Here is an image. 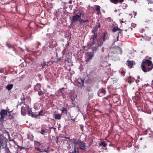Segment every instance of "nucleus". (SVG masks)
<instances>
[{
  "label": "nucleus",
  "instance_id": "1",
  "mask_svg": "<svg viewBox=\"0 0 153 153\" xmlns=\"http://www.w3.org/2000/svg\"><path fill=\"white\" fill-rule=\"evenodd\" d=\"M142 70L146 72L151 70L153 67L152 61L148 59H144L141 64Z\"/></svg>",
  "mask_w": 153,
  "mask_h": 153
},
{
  "label": "nucleus",
  "instance_id": "2",
  "mask_svg": "<svg viewBox=\"0 0 153 153\" xmlns=\"http://www.w3.org/2000/svg\"><path fill=\"white\" fill-rule=\"evenodd\" d=\"M81 12H79L77 14H76L73 16L71 19V25L74 24L76 22L79 21L80 24H82L83 23H85L86 24H88L89 22L88 20H83L81 19Z\"/></svg>",
  "mask_w": 153,
  "mask_h": 153
},
{
  "label": "nucleus",
  "instance_id": "3",
  "mask_svg": "<svg viewBox=\"0 0 153 153\" xmlns=\"http://www.w3.org/2000/svg\"><path fill=\"white\" fill-rule=\"evenodd\" d=\"M78 143V142H74L73 141L71 142V143L70 144L69 142H67L66 144H69V146L67 147L70 153H79V148L77 146Z\"/></svg>",
  "mask_w": 153,
  "mask_h": 153
},
{
  "label": "nucleus",
  "instance_id": "4",
  "mask_svg": "<svg viewBox=\"0 0 153 153\" xmlns=\"http://www.w3.org/2000/svg\"><path fill=\"white\" fill-rule=\"evenodd\" d=\"M107 32H105L103 33V35L102 36L100 37V38L98 39L97 41L98 47L101 46L104 42L105 40L108 39Z\"/></svg>",
  "mask_w": 153,
  "mask_h": 153
},
{
  "label": "nucleus",
  "instance_id": "5",
  "mask_svg": "<svg viewBox=\"0 0 153 153\" xmlns=\"http://www.w3.org/2000/svg\"><path fill=\"white\" fill-rule=\"evenodd\" d=\"M74 142H78L77 143L78 147L79 149V148L82 150H85L86 144L83 141L81 140H79L76 139H74Z\"/></svg>",
  "mask_w": 153,
  "mask_h": 153
},
{
  "label": "nucleus",
  "instance_id": "6",
  "mask_svg": "<svg viewBox=\"0 0 153 153\" xmlns=\"http://www.w3.org/2000/svg\"><path fill=\"white\" fill-rule=\"evenodd\" d=\"M75 82L77 85L79 87L82 88L84 86V79L78 77L75 81Z\"/></svg>",
  "mask_w": 153,
  "mask_h": 153
},
{
  "label": "nucleus",
  "instance_id": "7",
  "mask_svg": "<svg viewBox=\"0 0 153 153\" xmlns=\"http://www.w3.org/2000/svg\"><path fill=\"white\" fill-rule=\"evenodd\" d=\"M137 79H135L133 77H127L126 79V80L129 84L135 81L136 83L137 84L140 81V77H137Z\"/></svg>",
  "mask_w": 153,
  "mask_h": 153
},
{
  "label": "nucleus",
  "instance_id": "8",
  "mask_svg": "<svg viewBox=\"0 0 153 153\" xmlns=\"http://www.w3.org/2000/svg\"><path fill=\"white\" fill-rule=\"evenodd\" d=\"M86 54L85 61L86 62H88L91 61L94 56V53L93 52H88Z\"/></svg>",
  "mask_w": 153,
  "mask_h": 153
},
{
  "label": "nucleus",
  "instance_id": "9",
  "mask_svg": "<svg viewBox=\"0 0 153 153\" xmlns=\"http://www.w3.org/2000/svg\"><path fill=\"white\" fill-rule=\"evenodd\" d=\"M7 111L6 110H2L1 111L0 113L1 117L0 118V121L1 122L4 121V119L6 116L8 115Z\"/></svg>",
  "mask_w": 153,
  "mask_h": 153
},
{
  "label": "nucleus",
  "instance_id": "10",
  "mask_svg": "<svg viewBox=\"0 0 153 153\" xmlns=\"http://www.w3.org/2000/svg\"><path fill=\"white\" fill-rule=\"evenodd\" d=\"M66 64L67 65L69 66L72 65V63L70 58L68 57L67 59H66L65 60V62L62 64V65L63 66H65Z\"/></svg>",
  "mask_w": 153,
  "mask_h": 153
},
{
  "label": "nucleus",
  "instance_id": "11",
  "mask_svg": "<svg viewBox=\"0 0 153 153\" xmlns=\"http://www.w3.org/2000/svg\"><path fill=\"white\" fill-rule=\"evenodd\" d=\"M69 48V43L68 42H67V43L64 46V49L62 51V53L63 54V55L62 56H63L65 55V54H68L69 51L68 50V48Z\"/></svg>",
  "mask_w": 153,
  "mask_h": 153
},
{
  "label": "nucleus",
  "instance_id": "12",
  "mask_svg": "<svg viewBox=\"0 0 153 153\" xmlns=\"http://www.w3.org/2000/svg\"><path fill=\"white\" fill-rule=\"evenodd\" d=\"M114 54H122V49L119 47L117 46L114 49L113 51Z\"/></svg>",
  "mask_w": 153,
  "mask_h": 153
},
{
  "label": "nucleus",
  "instance_id": "13",
  "mask_svg": "<svg viewBox=\"0 0 153 153\" xmlns=\"http://www.w3.org/2000/svg\"><path fill=\"white\" fill-rule=\"evenodd\" d=\"M7 146L6 142L3 140H0V150Z\"/></svg>",
  "mask_w": 153,
  "mask_h": 153
},
{
  "label": "nucleus",
  "instance_id": "14",
  "mask_svg": "<svg viewBox=\"0 0 153 153\" xmlns=\"http://www.w3.org/2000/svg\"><path fill=\"white\" fill-rule=\"evenodd\" d=\"M135 64V63L134 61L129 60H128L126 63V65L129 68H131Z\"/></svg>",
  "mask_w": 153,
  "mask_h": 153
},
{
  "label": "nucleus",
  "instance_id": "15",
  "mask_svg": "<svg viewBox=\"0 0 153 153\" xmlns=\"http://www.w3.org/2000/svg\"><path fill=\"white\" fill-rule=\"evenodd\" d=\"M56 43L55 41H51L49 42V47L50 48H53L56 46Z\"/></svg>",
  "mask_w": 153,
  "mask_h": 153
},
{
  "label": "nucleus",
  "instance_id": "16",
  "mask_svg": "<svg viewBox=\"0 0 153 153\" xmlns=\"http://www.w3.org/2000/svg\"><path fill=\"white\" fill-rule=\"evenodd\" d=\"M97 33L95 32H94L93 35H92L90 38L91 41L92 42L94 41L97 38Z\"/></svg>",
  "mask_w": 153,
  "mask_h": 153
},
{
  "label": "nucleus",
  "instance_id": "17",
  "mask_svg": "<svg viewBox=\"0 0 153 153\" xmlns=\"http://www.w3.org/2000/svg\"><path fill=\"white\" fill-rule=\"evenodd\" d=\"M9 149L7 146L0 150V152H1V153H9Z\"/></svg>",
  "mask_w": 153,
  "mask_h": 153
},
{
  "label": "nucleus",
  "instance_id": "18",
  "mask_svg": "<svg viewBox=\"0 0 153 153\" xmlns=\"http://www.w3.org/2000/svg\"><path fill=\"white\" fill-rule=\"evenodd\" d=\"M61 58H59L57 53L56 54L55 58L53 62H55L57 64H58L61 60Z\"/></svg>",
  "mask_w": 153,
  "mask_h": 153
},
{
  "label": "nucleus",
  "instance_id": "19",
  "mask_svg": "<svg viewBox=\"0 0 153 153\" xmlns=\"http://www.w3.org/2000/svg\"><path fill=\"white\" fill-rule=\"evenodd\" d=\"M27 111L29 115L33 117H36V114L34 115H33V112L32 111L31 109L29 107H28L27 108Z\"/></svg>",
  "mask_w": 153,
  "mask_h": 153
},
{
  "label": "nucleus",
  "instance_id": "20",
  "mask_svg": "<svg viewBox=\"0 0 153 153\" xmlns=\"http://www.w3.org/2000/svg\"><path fill=\"white\" fill-rule=\"evenodd\" d=\"M27 110L26 107L23 106L21 108V112L22 115H25L26 112Z\"/></svg>",
  "mask_w": 153,
  "mask_h": 153
},
{
  "label": "nucleus",
  "instance_id": "21",
  "mask_svg": "<svg viewBox=\"0 0 153 153\" xmlns=\"http://www.w3.org/2000/svg\"><path fill=\"white\" fill-rule=\"evenodd\" d=\"M61 111H62V113L63 114L67 116L68 112L67 109L66 108L64 107L62 108V110Z\"/></svg>",
  "mask_w": 153,
  "mask_h": 153
},
{
  "label": "nucleus",
  "instance_id": "22",
  "mask_svg": "<svg viewBox=\"0 0 153 153\" xmlns=\"http://www.w3.org/2000/svg\"><path fill=\"white\" fill-rule=\"evenodd\" d=\"M105 92L106 91L104 88H102L101 89H100L98 93V96H100L99 94L100 93L103 94H105Z\"/></svg>",
  "mask_w": 153,
  "mask_h": 153
},
{
  "label": "nucleus",
  "instance_id": "23",
  "mask_svg": "<svg viewBox=\"0 0 153 153\" xmlns=\"http://www.w3.org/2000/svg\"><path fill=\"white\" fill-rule=\"evenodd\" d=\"M41 88V85L39 83H37L35 85V88H34V89L35 90L38 91L39 90H40Z\"/></svg>",
  "mask_w": 153,
  "mask_h": 153
},
{
  "label": "nucleus",
  "instance_id": "24",
  "mask_svg": "<svg viewBox=\"0 0 153 153\" xmlns=\"http://www.w3.org/2000/svg\"><path fill=\"white\" fill-rule=\"evenodd\" d=\"M51 62V64H52L53 63V62L51 61H50L47 64L46 62H45L43 64H41V66H42V68H43L45 66H48V64Z\"/></svg>",
  "mask_w": 153,
  "mask_h": 153
},
{
  "label": "nucleus",
  "instance_id": "25",
  "mask_svg": "<svg viewBox=\"0 0 153 153\" xmlns=\"http://www.w3.org/2000/svg\"><path fill=\"white\" fill-rule=\"evenodd\" d=\"M86 90L88 92V94L89 95L90 92L91 93L92 90L91 89V87L89 86H87L85 88Z\"/></svg>",
  "mask_w": 153,
  "mask_h": 153
},
{
  "label": "nucleus",
  "instance_id": "26",
  "mask_svg": "<svg viewBox=\"0 0 153 153\" xmlns=\"http://www.w3.org/2000/svg\"><path fill=\"white\" fill-rule=\"evenodd\" d=\"M61 117V114H55L54 118L56 119L60 120Z\"/></svg>",
  "mask_w": 153,
  "mask_h": 153
},
{
  "label": "nucleus",
  "instance_id": "27",
  "mask_svg": "<svg viewBox=\"0 0 153 153\" xmlns=\"http://www.w3.org/2000/svg\"><path fill=\"white\" fill-rule=\"evenodd\" d=\"M13 86V85L12 84H8L6 88L8 90L10 91L12 89Z\"/></svg>",
  "mask_w": 153,
  "mask_h": 153
},
{
  "label": "nucleus",
  "instance_id": "28",
  "mask_svg": "<svg viewBox=\"0 0 153 153\" xmlns=\"http://www.w3.org/2000/svg\"><path fill=\"white\" fill-rule=\"evenodd\" d=\"M71 107H74L76 106V102H75V100H72L71 101Z\"/></svg>",
  "mask_w": 153,
  "mask_h": 153
},
{
  "label": "nucleus",
  "instance_id": "29",
  "mask_svg": "<svg viewBox=\"0 0 153 153\" xmlns=\"http://www.w3.org/2000/svg\"><path fill=\"white\" fill-rule=\"evenodd\" d=\"M95 9L97 11V14H99V13H100V7L99 6H95Z\"/></svg>",
  "mask_w": 153,
  "mask_h": 153
},
{
  "label": "nucleus",
  "instance_id": "30",
  "mask_svg": "<svg viewBox=\"0 0 153 153\" xmlns=\"http://www.w3.org/2000/svg\"><path fill=\"white\" fill-rule=\"evenodd\" d=\"M89 48L91 49V47H93V46H94L95 45L94 41H91V42L89 43Z\"/></svg>",
  "mask_w": 153,
  "mask_h": 153
},
{
  "label": "nucleus",
  "instance_id": "31",
  "mask_svg": "<svg viewBox=\"0 0 153 153\" xmlns=\"http://www.w3.org/2000/svg\"><path fill=\"white\" fill-rule=\"evenodd\" d=\"M66 37L67 38L69 39H70L71 37V34L70 33L68 32V33H67L65 35Z\"/></svg>",
  "mask_w": 153,
  "mask_h": 153
},
{
  "label": "nucleus",
  "instance_id": "32",
  "mask_svg": "<svg viewBox=\"0 0 153 153\" xmlns=\"http://www.w3.org/2000/svg\"><path fill=\"white\" fill-rule=\"evenodd\" d=\"M45 132V130L42 128H41V130L40 131H37L38 132L40 133L42 135H44Z\"/></svg>",
  "mask_w": 153,
  "mask_h": 153
},
{
  "label": "nucleus",
  "instance_id": "33",
  "mask_svg": "<svg viewBox=\"0 0 153 153\" xmlns=\"http://www.w3.org/2000/svg\"><path fill=\"white\" fill-rule=\"evenodd\" d=\"M7 115L8 117V118L7 119V120H11L14 118L13 116V115H10V112H8Z\"/></svg>",
  "mask_w": 153,
  "mask_h": 153
},
{
  "label": "nucleus",
  "instance_id": "34",
  "mask_svg": "<svg viewBox=\"0 0 153 153\" xmlns=\"http://www.w3.org/2000/svg\"><path fill=\"white\" fill-rule=\"evenodd\" d=\"M118 33V36H117V41H118V38L120 36H121L122 35V31L121 30H120V29L119 30V31L117 32Z\"/></svg>",
  "mask_w": 153,
  "mask_h": 153
},
{
  "label": "nucleus",
  "instance_id": "35",
  "mask_svg": "<svg viewBox=\"0 0 153 153\" xmlns=\"http://www.w3.org/2000/svg\"><path fill=\"white\" fill-rule=\"evenodd\" d=\"M43 110H42L41 111H39L38 114L36 115V117H37L38 116H43V115L42 114L43 112Z\"/></svg>",
  "mask_w": 153,
  "mask_h": 153
},
{
  "label": "nucleus",
  "instance_id": "36",
  "mask_svg": "<svg viewBox=\"0 0 153 153\" xmlns=\"http://www.w3.org/2000/svg\"><path fill=\"white\" fill-rule=\"evenodd\" d=\"M4 68H1L0 69V73H3L5 75H7V73L6 72H4Z\"/></svg>",
  "mask_w": 153,
  "mask_h": 153
},
{
  "label": "nucleus",
  "instance_id": "37",
  "mask_svg": "<svg viewBox=\"0 0 153 153\" xmlns=\"http://www.w3.org/2000/svg\"><path fill=\"white\" fill-rule=\"evenodd\" d=\"M37 150L39 151L40 152H44L45 151V149H40L38 147H35V148Z\"/></svg>",
  "mask_w": 153,
  "mask_h": 153
},
{
  "label": "nucleus",
  "instance_id": "38",
  "mask_svg": "<svg viewBox=\"0 0 153 153\" xmlns=\"http://www.w3.org/2000/svg\"><path fill=\"white\" fill-rule=\"evenodd\" d=\"M91 49L93 51H96L97 49V47L94 46H93V47H91Z\"/></svg>",
  "mask_w": 153,
  "mask_h": 153
},
{
  "label": "nucleus",
  "instance_id": "39",
  "mask_svg": "<svg viewBox=\"0 0 153 153\" xmlns=\"http://www.w3.org/2000/svg\"><path fill=\"white\" fill-rule=\"evenodd\" d=\"M111 2L114 4H117L119 0H110Z\"/></svg>",
  "mask_w": 153,
  "mask_h": 153
},
{
  "label": "nucleus",
  "instance_id": "40",
  "mask_svg": "<svg viewBox=\"0 0 153 153\" xmlns=\"http://www.w3.org/2000/svg\"><path fill=\"white\" fill-rule=\"evenodd\" d=\"M118 29V27H114L113 29V31L114 32H116L117 30Z\"/></svg>",
  "mask_w": 153,
  "mask_h": 153
},
{
  "label": "nucleus",
  "instance_id": "41",
  "mask_svg": "<svg viewBox=\"0 0 153 153\" xmlns=\"http://www.w3.org/2000/svg\"><path fill=\"white\" fill-rule=\"evenodd\" d=\"M140 92L137 91H136L135 93V95L137 97H140Z\"/></svg>",
  "mask_w": 153,
  "mask_h": 153
},
{
  "label": "nucleus",
  "instance_id": "42",
  "mask_svg": "<svg viewBox=\"0 0 153 153\" xmlns=\"http://www.w3.org/2000/svg\"><path fill=\"white\" fill-rule=\"evenodd\" d=\"M100 145L102 146L103 147H105L107 145V144L104 142H102L101 144H100Z\"/></svg>",
  "mask_w": 153,
  "mask_h": 153
},
{
  "label": "nucleus",
  "instance_id": "43",
  "mask_svg": "<svg viewBox=\"0 0 153 153\" xmlns=\"http://www.w3.org/2000/svg\"><path fill=\"white\" fill-rule=\"evenodd\" d=\"M44 94V92L42 91H38V94L39 96H40Z\"/></svg>",
  "mask_w": 153,
  "mask_h": 153
},
{
  "label": "nucleus",
  "instance_id": "44",
  "mask_svg": "<svg viewBox=\"0 0 153 153\" xmlns=\"http://www.w3.org/2000/svg\"><path fill=\"white\" fill-rule=\"evenodd\" d=\"M120 73L121 74V75L123 76H124L125 74V72L124 71H122L120 72Z\"/></svg>",
  "mask_w": 153,
  "mask_h": 153
},
{
  "label": "nucleus",
  "instance_id": "45",
  "mask_svg": "<svg viewBox=\"0 0 153 153\" xmlns=\"http://www.w3.org/2000/svg\"><path fill=\"white\" fill-rule=\"evenodd\" d=\"M113 84H116L117 83V84L118 83V80H117V79L113 80Z\"/></svg>",
  "mask_w": 153,
  "mask_h": 153
},
{
  "label": "nucleus",
  "instance_id": "46",
  "mask_svg": "<svg viewBox=\"0 0 153 153\" xmlns=\"http://www.w3.org/2000/svg\"><path fill=\"white\" fill-rule=\"evenodd\" d=\"M127 5L125 4H123V5L122 6V8L124 9H125L126 7H127Z\"/></svg>",
  "mask_w": 153,
  "mask_h": 153
},
{
  "label": "nucleus",
  "instance_id": "47",
  "mask_svg": "<svg viewBox=\"0 0 153 153\" xmlns=\"http://www.w3.org/2000/svg\"><path fill=\"white\" fill-rule=\"evenodd\" d=\"M6 46H7L8 48L10 49V48H11L12 46H11L10 45L8 44V43L6 44Z\"/></svg>",
  "mask_w": 153,
  "mask_h": 153
},
{
  "label": "nucleus",
  "instance_id": "48",
  "mask_svg": "<svg viewBox=\"0 0 153 153\" xmlns=\"http://www.w3.org/2000/svg\"><path fill=\"white\" fill-rule=\"evenodd\" d=\"M136 26V24L134 23H132L131 25V26L132 27H135Z\"/></svg>",
  "mask_w": 153,
  "mask_h": 153
},
{
  "label": "nucleus",
  "instance_id": "49",
  "mask_svg": "<svg viewBox=\"0 0 153 153\" xmlns=\"http://www.w3.org/2000/svg\"><path fill=\"white\" fill-rule=\"evenodd\" d=\"M147 1L149 2L148 4H152V0H147Z\"/></svg>",
  "mask_w": 153,
  "mask_h": 153
},
{
  "label": "nucleus",
  "instance_id": "50",
  "mask_svg": "<svg viewBox=\"0 0 153 153\" xmlns=\"http://www.w3.org/2000/svg\"><path fill=\"white\" fill-rule=\"evenodd\" d=\"M11 48L12 49V50L13 51H16V49L13 46H12V47Z\"/></svg>",
  "mask_w": 153,
  "mask_h": 153
},
{
  "label": "nucleus",
  "instance_id": "51",
  "mask_svg": "<svg viewBox=\"0 0 153 153\" xmlns=\"http://www.w3.org/2000/svg\"><path fill=\"white\" fill-rule=\"evenodd\" d=\"M80 129L82 130V131H83L84 130V128L83 126L81 125L80 126Z\"/></svg>",
  "mask_w": 153,
  "mask_h": 153
},
{
  "label": "nucleus",
  "instance_id": "52",
  "mask_svg": "<svg viewBox=\"0 0 153 153\" xmlns=\"http://www.w3.org/2000/svg\"><path fill=\"white\" fill-rule=\"evenodd\" d=\"M37 43V44L38 45V46L36 47L37 48H38L39 45H41V44L39 42H38Z\"/></svg>",
  "mask_w": 153,
  "mask_h": 153
},
{
  "label": "nucleus",
  "instance_id": "53",
  "mask_svg": "<svg viewBox=\"0 0 153 153\" xmlns=\"http://www.w3.org/2000/svg\"><path fill=\"white\" fill-rule=\"evenodd\" d=\"M133 15H134V17L135 18V16H136V15L137 14V13L136 12L133 11Z\"/></svg>",
  "mask_w": 153,
  "mask_h": 153
},
{
  "label": "nucleus",
  "instance_id": "54",
  "mask_svg": "<svg viewBox=\"0 0 153 153\" xmlns=\"http://www.w3.org/2000/svg\"><path fill=\"white\" fill-rule=\"evenodd\" d=\"M58 137H56L55 140V142L57 143H58Z\"/></svg>",
  "mask_w": 153,
  "mask_h": 153
},
{
  "label": "nucleus",
  "instance_id": "55",
  "mask_svg": "<svg viewBox=\"0 0 153 153\" xmlns=\"http://www.w3.org/2000/svg\"><path fill=\"white\" fill-rule=\"evenodd\" d=\"M21 100H22V101H25V98L24 97H22L21 98Z\"/></svg>",
  "mask_w": 153,
  "mask_h": 153
},
{
  "label": "nucleus",
  "instance_id": "56",
  "mask_svg": "<svg viewBox=\"0 0 153 153\" xmlns=\"http://www.w3.org/2000/svg\"><path fill=\"white\" fill-rule=\"evenodd\" d=\"M94 30H95L96 31L97 30V26H95V27H94Z\"/></svg>",
  "mask_w": 153,
  "mask_h": 153
},
{
  "label": "nucleus",
  "instance_id": "57",
  "mask_svg": "<svg viewBox=\"0 0 153 153\" xmlns=\"http://www.w3.org/2000/svg\"><path fill=\"white\" fill-rule=\"evenodd\" d=\"M21 104H24V105H25V101H22V102H21Z\"/></svg>",
  "mask_w": 153,
  "mask_h": 153
},
{
  "label": "nucleus",
  "instance_id": "58",
  "mask_svg": "<svg viewBox=\"0 0 153 153\" xmlns=\"http://www.w3.org/2000/svg\"><path fill=\"white\" fill-rule=\"evenodd\" d=\"M93 94L91 93L90 94V95H89V96L91 97V98L92 97H93Z\"/></svg>",
  "mask_w": 153,
  "mask_h": 153
},
{
  "label": "nucleus",
  "instance_id": "59",
  "mask_svg": "<svg viewBox=\"0 0 153 153\" xmlns=\"http://www.w3.org/2000/svg\"><path fill=\"white\" fill-rule=\"evenodd\" d=\"M18 48H19L20 49L21 51H22V52L23 51V50L20 47H18Z\"/></svg>",
  "mask_w": 153,
  "mask_h": 153
},
{
  "label": "nucleus",
  "instance_id": "60",
  "mask_svg": "<svg viewBox=\"0 0 153 153\" xmlns=\"http://www.w3.org/2000/svg\"><path fill=\"white\" fill-rule=\"evenodd\" d=\"M101 51L102 52H104V48H102L101 49Z\"/></svg>",
  "mask_w": 153,
  "mask_h": 153
},
{
  "label": "nucleus",
  "instance_id": "61",
  "mask_svg": "<svg viewBox=\"0 0 153 153\" xmlns=\"http://www.w3.org/2000/svg\"><path fill=\"white\" fill-rule=\"evenodd\" d=\"M72 0H69V3L70 4H72Z\"/></svg>",
  "mask_w": 153,
  "mask_h": 153
},
{
  "label": "nucleus",
  "instance_id": "62",
  "mask_svg": "<svg viewBox=\"0 0 153 153\" xmlns=\"http://www.w3.org/2000/svg\"><path fill=\"white\" fill-rule=\"evenodd\" d=\"M64 138H66V139H68V140H70V138L69 137H64Z\"/></svg>",
  "mask_w": 153,
  "mask_h": 153
},
{
  "label": "nucleus",
  "instance_id": "63",
  "mask_svg": "<svg viewBox=\"0 0 153 153\" xmlns=\"http://www.w3.org/2000/svg\"><path fill=\"white\" fill-rule=\"evenodd\" d=\"M123 0H119V1L121 3L123 1Z\"/></svg>",
  "mask_w": 153,
  "mask_h": 153
},
{
  "label": "nucleus",
  "instance_id": "64",
  "mask_svg": "<svg viewBox=\"0 0 153 153\" xmlns=\"http://www.w3.org/2000/svg\"><path fill=\"white\" fill-rule=\"evenodd\" d=\"M129 146H132V144H131V143H130L129 144Z\"/></svg>",
  "mask_w": 153,
  "mask_h": 153
}]
</instances>
